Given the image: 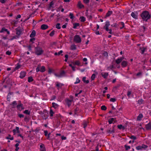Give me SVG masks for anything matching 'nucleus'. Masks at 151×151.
Masks as SVG:
<instances>
[{"instance_id":"nucleus-1","label":"nucleus","mask_w":151,"mask_h":151,"mask_svg":"<svg viewBox=\"0 0 151 151\" xmlns=\"http://www.w3.org/2000/svg\"><path fill=\"white\" fill-rule=\"evenodd\" d=\"M141 16L143 20L147 21L150 18V15L148 11H145L141 14Z\"/></svg>"},{"instance_id":"nucleus-2","label":"nucleus","mask_w":151,"mask_h":151,"mask_svg":"<svg viewBox=\"0 0 151 151\" xmlns=\"http://www.w3.org/2000/svg\"><path fill=\"white\" fill-rule=\"evenodd\" d=\"M44 52L42 49L39 47H37L35 48V53L38 55H42Z\"/></svg>"},{"instance_id":"nucleus-3","label":"nucleus","mask_w":151,"mask_h":151,"mask_svg":"<svg viewBox=\"0 0 151 151\" xmlns=\"http://www.w3.org/2000/svg\"><path fill=\"white\" fill-rule=\"evenodd\" d=\"M70 97L71 99H67L65 100V103L68 107H69L71 105L72 102L73 101V99L72 96H70Z\"/></svg>"},{"instance_id":"nucleus-4","label":"nucleus","mask_w":151,"mask_h":151,"mask_svg":"<svg viewBox=\"0 0 151 151\" xmlns=\"http://www.w3.org/2000/svg\"><path fill=\"white\" fill-rule=\"evenodd\" d=\"M45 70V66H41L38 65L36 69V71L37 72L40 71L41 72H43Z\"/></svg>"},{"instance_id":"nucleus-5","label":"nucleus","mask_w":151,"mask_h":151,"mask_svg":"<svg viewBox=\"0 0 151 151\" xmlns=\"http://www.w3.org/2000/svg\"><path fill=\"white\" fill-rule=\"evenodd\" d=\"M74 40L76 43H79L81 42V39L78 35H76L74 36Z\"/></svg>"},{"instance_id":"nucleus-6","label":"nucleus","mask_w":151,"mask_h":151,"mask_svg":"<svg viewBox=\"0 0 151 151\" xmlns=\"http://www.w3.org/2000/svg\"><path fill=\"white\" fill-rule=\"evenodd\" d=\"M147 147V146L145 145H142L141 146H139L136 147V149L138 150H142L145 149Z\"/></svg>"},{"instance_id":"nucleus-7","label":"nucleus","mask_w":151,"mask_h":151,"mask_svg":"<svg viewBox=\"0 0 151 151\" xmlns=\"http://www.w3.org/2000/svg\"><path fill=\"white\" fill-rule=\"evenodd\" d=\"M110 25L109 22L108 21H107L106 22L105 24L104 27V28L105 29L106 31H108L109 30L108 27Z\"/></svg>"},{"instance_id":"nucleus-8","label":"nucleus","mask_w":151,"mask_h":151,"mask_svg":"<svg viewBox=\"0 0 151 151\" xmlns=\"http://www.w3.org/2000/svg\"><path fill=\"white\" fill-rule=\"evenodd\" d=\"M131 16L134 18L135 19H137L138 13L137 12H132L131 14Z\"/></svg>"},{"instance_id":"nucleus-9","label":"nucleus","mask_w":151,"mask_h":151,"mask_svg":"<svg viewBox=\"0 0 151 151\" xmlns=\"http://www.w3.org/2000/svg\"><path fill=\"white\" fill-rule=\"evenodd\" d=\"M13 132L14 135L16 134H19L20 133L19 131V128L18 127H16L15 129L13 130Z\"/></svg>"},{"instance_id":"nucleus-10","label":"nucleus","mask_w":151,"mask_h":151,"mask_svg":"<svg viewBox=\"0 0 151 151\" xmlns=\"http://www.w3.org/2000/svg\"><path fill=\"white\" fill-rule=\"evenodd\" d=\"M5 32H7L8 35L10 34V32L8 31L7 29H5L4 27H3L1 30L0 31L1 33H4Z\"/></svg>"},{"instance_id":"nucleus-11","label":"nucleus","mask_w":151,"mask_h":151,"mask_svg":"<svg viewBox=\"0 0 151 151\" xmlns=\"http://www.w3.org/2000/svg\"><path fill=\"white\" fill-rule=\"evenodd\" d=\"M65 73L64 71H62L58 74H55V75L58 77H61L65 76Z\"/></svg>"},{"instance_id":"nucleus-12","label":"nucleus","mask_w":151,"mask_h":151,"mask_svg":"<svg viewBox=\"0 0 151 151\" xmlns=\"http://www.w3.org/2000/svg\"><path fill=\"white\" fill-rule=\"evenodd\" d=\"M26 75V73L24 71H21L20 73V77L23 78L25 77Z\"/></svg>"},{"instance_id":"nucleus-13","label":"nucleus","mask_w":151,"mask_h":151,"mask_svg":"<svg viewBox=\"0 0 151 151\" xmlns=\"http://www.w3.org/2000/svg\"><path fill=\"white\" fill-rule=\"evenodd\" d=\"M40 151H46V149L43 144H41L40 146Z\"/></svg>"},{"instance_id":"nucleus-14","label":"nucleus","mask_w":151,"mask_h":151,"mask_svg":"<svg viewBox=\"0 0 151 151\" xmlns=\"http://www.w3.org/2000/svg\"><path fill=\"white\" fill-rule=\"evenodd\" d=\"M101 75L104 78H107L108 76V73L102 72L101 73Z\"/></svg>"},{"instance_id":"nucleus-15","label":"nucleus","mask_w":151,"mask_h":151,"mask_svg":"<svg viewBox=\"0 0 151 151\" xmlns=\"http://www.w3.org/2000/svg\"><path fill=\"white\" fill-rule=\"evenodd\" d=\"M127 63H128L127 61L124 60L121 63L122 67L124 68L126 67L127 66Z\"/></svg>"},{"instance_id":"nucleus-16","label":"nucleus","mask_w":151,"mask_h":151,"mask_svg":"<svg viewBox=\"0 0 151 151\" xmlns=\"http://www.w3.org/2000/svg\"><path fill=\"white\" fill-rule=\"evenodd\" d=\"M48 27V26L45 24H42L41 27V28L42 30H45L47 29Z\"/></svg>"},{"instance_id":"nucleus-17","label":"nucleus","mask_w":151,"mask_h":151,"mask_svg":"<svg viewBox=\"0 0 151 151\" xmlns=\"http://www.w3.org/2000/svg\"><path fill=\"white\" fill-rule=\"evenodd\" d=\"M114 126L113 127V128L112 129H111V128L110 129H109L107 130V132L109 134H111L114 132Z\"/></svg>"},{"instance_id":"nucleus-18","label":"nucleus","mask_w":151,"mask_h":151,"mask_svg":"<svg viewBox=\"0 0 151 151\" xmlns=\"http://www.w3.org/2000/svg\"><path fill=\"white\" fill-rule=\"evenodd\" d=\"M17 108L19 111H21L24 109L22 104L18 105L17 106Z\"/></svg>"},{"instance_id":"nucleus-19","label":"nucleus","mask_w":151,"mask_h":151,"mask_svg":"<svg viewBox=\"0 0 151 151\" xmlns=\"http://www.w3.org/2000/svg\"><path fill=\"white\" fill-rule=\"evenodd\" d=\"M146 127L147 129H151V122L146 125Z\"/></svg>"},{"instance_id":"nucleus-20","label":"nucleus","mask_w":151,"mask_h":151,"mask_svg":"<svg viewBox=\"0 0 151 151\" xmlns=\"http://www.w3.org/2000/svg\"><path fill=\"white\" fill-rule=\"evenodd\" d=\"M52 107L55 109H57L59 106V105L58 104H56L54 102H53L52 103Z\"/></svg>"},{"instance_id":"nucleus-21","label":"nucleus","mask_w":151,"mask_h":151,"mask_svg":"<svg viewBox=\"0 0 151 151\" xmlns=\"http://www.w3.org/2000/svg\"><path fill=\"white\" fill-rule=\"evenodd\" d=\"M81 9L84 7V6L81 3V1H79L77 5Z\"/></svg>"},{"instance_id":"nucleus-22","label":"nucleus","mask_w":151,"mask_h":151,"mask_svg":"<svg viewBox=\"0 0 151 151\" xmlns=\"http://www.w3.org/2000/svg\"><path fill=\"white\" fill-rule=\"evenodd\" d=\"M143 117V116L142 114H139L137 118V121H140L142 118Z\"/></svg>"},{"instance_id":"nucleus-23","label":"nucleus","mask_w":151,"mask_h":151,"mask_svg":"<svg viewBox=\"0 0 151 151\" xmlns=\"http://www.w3.org/2000/svg\"><path fill=\"white\" fill-rule=\"evenodd\" d=\"M36 35V32L35 30H33L32 32L30 35V37H31L33 38Z\"/></svg>"},{"instance_id":"nucleus-24","label":"nucleus","mask_w":151,"mask_h":151,"mask_svg":"<svg viewBox=\"0 0 151 151\" xmlns=\"http://www.w3.org/2000/svg\"><path fill=\"white\" fill-rule=\"evenodd\" d=\"M86 77H83L82 78L83 81L85 83H88L89 82V81L88 80L86 81Z\"/></svg>"},{"instance_id":"nucleus-25","label":"nucleus","mask_w":151,"mask_h":151,"mask_svg":"<svg viewBox=\"0 0 151 151\" xmlns=\"http://www.w3.org/2000/svg\"><path fill=\"white\" fill-rule=\"evenodd\" d=\"M117 127L118 129L122 130H124L125 128V127L122 124L118 125Z\"/></svg>"},{"instance_id":"nucleus-26","label":"nucleus","mask_w":151,"mask_h":151,"mask_svg":"<svg viewBox=\"0 0 151 151\" xmlns=\"http://www.w3.org/2000/svg\"><path fill=\"white\" fill-rule=\"evenodd\" d=\"M140 49L141 50V53L142 54H143L145 51V50H146V48L144 47L142 48L140 47Z\"/></svg>"},{"instance_id":"nucleus-27","label":"nucleus","mask_w":151,"mask_h":151,"mask_svg":"<svg viewBox=\"0 0 151 151\" xmlns=\"http://www.w3.org/2000/svg\"><path fill=\"white\" fill-rule=\"evenodd\" d=\"M16 33L17 36H19L21 33V31L19 30L18 28H17L16 29Z\"/></svg>"},{"instance_id":"nucleus-28","label":"nucleus","mask_w":151,"mask_h":151,"mask_svg":"<svg viewBox=\"0 0 151 151\" xmlns=\"http://www.w3.org/2000/svg\"><path fill=\"white\" fill-rule=\"evenodd\" d=\"M112 13V11H109L108 12L106 13V17H109L110 16L111 14Z\"/></svg>"},{"instance_id":"nucleus-29","label":"nucleus","mask_w":151,"mask_h":151,"mask_svg":"<svg viewBox=\"0 0 151 151\" xmlns=\"http://www.w3.org/2000/svg\"><path fill=\"white\" fill-rule=\"evenodd\" d=\"M63 85L62 84L59 83L58 82L56 83V86L58 87V88H60Z\"/></svg>"},{"instance_id":"nucleus-30","label":"nucleus","mask_w":151,"mask_h":151,"mask_svg":"<svg viewBox=\"0 0 151 151\" xmlns=\"http://www.w3.org/2000/svg\"><path fill=\"white\" fill-rule=\"evenodd\" d=\"M80 20L82 22H84L86 21V18L83 17H81L80 18Z\"/></svg>"},{"instance_id":"nucleus-31","label":"nucleus","mask_w":151,"mask_h":151,"mask_svg":"<svg viewBox=\"0 0 151 151\" xmlns=\"http://www.w3.org/2000/svg\"><path fill=\"white\" fill-rule=\"evenodd\" d=\"M88 124V122L87 121H84L83 122V127L84 128H85L87 125Z\"/></svg>"},{"instance_id":"nucleus-32","label":"nucleus","mask_w":151,"mask_h":151,"mask_svg":"<svg viewBox=\"0 0 151 151\" xmlns=\"http://www.w3.org/2000/svg\"><path fill=\"white\" fill-rule=\"evenodd\" d=\"M114 119L113 118H111L109 119L108 122L109 124H111L113 123V122L114 121Z\"/></svg>"},{"instance_id":"nucleus-33","label":"nucleus","mask_w":151,"mask_h":151,"mask_svg":"<svg viewBox=\"0 0 151 151\" xmlns=\"http://www.w3.org/2000/svg\"><path fill=\"white\" fill-rule=\"evenodd\" d=\"M19 38V36L17 35L14 36L12 37V38L10 39L11 40H12L15 39H17Z\"/></svg>"},{"instance_id":"nucleus-34","label":"nucleus","mask_w":151,"mask_h":151,"mask_svg":"<svg viewBox=\"0 0 151 151\" xmlns=\"http://www.w3.org/2000/svg\"><path fill=\"white\" fill-rule=\"evenodd\" d=\"M76 49V46L74 45H72L71 46L70 49L72 50H75Z\"/></svg>"},{"instance_id":"nucleus-35","label":"nucleus","mask_w":151,"mask_h":151,"mask_svg":"<svg viewBox=\"0 0 151 151\" xmlns=\"http://www.w3.org/2000/svg\"><path fill=\"white\" fill-rule=\"evenodd\" d=\"M7 139H9L11 140H13L14 139L13 137L11 136L10 134H9L8 136L6 137Z\"/></svg>"},{"instance_id":"nucleus-36","label":"nucleus","mask_w":151,"mask_h":151,"mask_svg":"<svg viewBox=\"0 0 151 151\" xmlns=\"http://www.w3.org/2000/svg\"><path fill=\"white\" fill-rule=\"evenodd\" d=\"M21 67V65H20V64H19L18 63L17 64V66H16L15 68H14V70H18V69L19 68Z\"/></svg>"},{"instance_id":"nucleus-37","label":"nucleus","mask_w":151,"mask_h":151,"mask_svg":"<svg viewBox=\"0 0 151 151\" xmlns=\"http://www.w3.org/2000/svg\"><path fill=\"white\" fill-rule=\"evenodd\" d=\"M79 25V24L78 23H75L73 24V28L74 29L76 28V27Z\"/></svg>"},{"instance_id":"nucleus-38","label":"nucleus","mask_w":151,"mask_h":151,"mask_svg":"<svg viewBox=\"0 0 151 151\" xmlns=\"http://www.w3.org/2000/svg\"><path fill=\"white\" fill-rule=\"evenodd\" d=\"M24 113L27 114H29L30 111L28 110H25L24 112Z\"/></svg>"},{"instance_id":"nucleus-39","label":"nucleus","mask_w":151,"mask_h":151,"mask_svg":"<svg viewBox=\"0 0 151 151\" xmlns=\"http://www.w3.org/2000/svg\"><path fill=\"white\" fill-rule=\"evenodd\" d=\"M33 78L32 77H29L28 78V82H30L33 81Z\"/></svg>"},{"instance_id":"nucleus-40","label":"nucleus","mask_w":151,"mask_h":151,"mask_svg":"<svg viewBox=\"0 0 151 151\" xmlns=\"http://www.w3.org/2000/svg\"><path fill=\"white\" fill-rule=\"evenodd\" d=\"M121 61H122L119 58L117 59L116 60V63L117 64H119L121 62Z\"/></svg>"},{"instance_id":"nucleus-41","label":"nucleus","mask_w":151,"mask_h":151,"mask_svg":"<svg viewBox=\"0 0 151 151\" xmlns=\"http://www.w3.org/2000/svg\"><path fill=\"white\" fill-rule=\"evenodd\" d=\"M60 23H58L56 25V28L58 29H60L61 28L60 27Z\"/></svg>"},{"instance_id":"nucleus-42","label":"nucleus","mask_w":151,"mask_h":151,"mask_svg":"<svg viewBox=\"0 0 151 151\" xmlns=\"http://www.w3.org/2000/svg\"><path fill=\"white\" fill-rule=\"evenodd\" d=\"M132 93V91L131 90H128L127 92V96L129 97Z\"/></svg>"},{"instance_id":"nucleus-43","label":"nucleus","mask_w":151,"mask_h":151,"mask_svg":"<svg viewBox=\"0 0 151 151\" xmlns=\"http://www.w3.org/2000/svg\"><path fill=\"white\" fill-rule=\"evenodd\" d=\"M75 62V65L79 66L80 65V63L79 61H76Z\"/></svg>"},{"instance_id":"nucleus-44","label":"nucleus","mask_w":151,"mask_h":151,"mask_svg":"<svg viewBox=\"0 0 151 151\" xmlns=\"http://www.w3.org/2000/svg\"><path fill=\"white\" fill-rule=\"evenodd\" d=\"M54 112H53L52 109H51L50 111V114L51 116H52Z\"/></svg>"},{"instance_id":"nucleus-45","label":"nucleus","mask_w":151,"mask_h":151,"mask_svg":"<svg viewBox=\"0 0 151 151\" xmlns=\"http://www.w3.org/2000/svg\"><path fill=\"white\" fill-rule=\"evenodd\" d=\"M80 80L79 79V78H76V81L74 83L75 84H76L77 83H80Z\"/></svg>"},{"instance_id":"nucleus-46","label":"nucleus","mask_w":151,"mask_h":151,"mask_svg":"<svg viewBox=\"0 0 151 151\" xmlns=\"http://www.w3.org/2000/svg\"><path fill=\"white\" fill-rule=\"evenodd\" d=\"M124 147L125 148L126 150H129L130 148V147L129 146H127L126 145H125Z\"/></svg>"},{"instance_id":"nucleus-47","label":"nucleus","mask_w":151,"mask_h":151,"mask_svg":"<svg viewBox=\"0 0 151 151\" xmlns=\"http://www.w3.org/2000/svg\"><path fill=\"white\" fill-rule=\"evenodd\" d=\"M55 31L53 30L50 34V35L51 37L53 36L55 34Z\"/></svg>"},{"instance_id":"nucleus-48","label":"nucleus","mask_w":151,"mask_h":151,"mask_svg":"<svg viewBox=\"0 0 151 151\" xmlns=\"http://www.w3.org/2000/svg\"><path fill=\"white\" fill-rule=\"evenodd\" d=\"M95 78V75L94 74H93L92 75L91 78L92 81Z\"/></svg>"},{"instance_id":"nucleus-49","label":"nucleus","mask_w":151,"mask_h":151,"mask_svg":"<svg viewBox=\"0 0 151 151\" xmlns=\"http://www.w3.org/2000/svg\"><path fill=\"white\" fill-rule=\"evenodd\" d=\"M35 38H32L30 39V41L31 42V44H32L34 43V42L35 41Z\"/></svg>"},{"instance_id":"nucleus-50","label":"nucleus","mask_w":151,"mask_h":151,"mask_svg":"<svg viewBox=\"0 0 151 151\" xmlns=\"http://www.w3.org/2000/svg\"><path fill=\"white\" fill-rule=\"evenodd\" d=\"M103 55L104 56L107 57L108 56V53L106 52H104L103 53Z\"/></svg>"},{"instance_id":"nucleus-51","label":"nucleus","mask_w":151,"mask_h":151,"mask_svg":"<svg viewBox=\"0 0 151 151\" xmlns=\"http://www.w3.org/2000/svg\"><path fill=\"white\" fill-rule=\"evenodd\" d=\"M17 104L16 101H14L12 102V105H13V107H14L17 105Z\"/></svg>"},{"instance_id":"nucleus-52","label":"nucleus","mask_w":151,"mask_h":151,"mask_svg":"<svg viewBox=\"0 0 151 151\" xmlns=\"http://www.w3.org/2000/svg\"><path fill=\"white\" fill-rule=\"evenodd\" d=\"M101 109L103 110H105L106 109V107L105 106H101Z\"/></svg>"},{"instance_id":"nucleus-53","label":"nucleus","mask_w":151,"mask_h":151,"mask_svg":"<svg viewBox=\"0 0 151 151\" xmlns=\"http://www.w3.org/2000/svg\"><path fill=\"white\" fill-rule=\"evenodd\" d=\"M69 16L70 17V18L71 19H73L74 17L73 14L72 13H70Z\"/></svg>"},{"instance_id":"nucleus-54","label":"nucleus","mask_w":151,"mask_h":151,"mask_svg":"<svg viewBox=\"0 0 151 151\" xmlns=\"http://www.w3.org/2000/svg\"><path fill=\"white\" fill-rule=\"evenodd\" d=\"M129 137L130 139H133L134 140H135L136 139V137L134 136H131Z\"/></svg>"},{"instance_id":"nucleus-55","label":"nucleus","mask_w":151,"mask_h":151,"mask_svg":"<svg viewBox=\"0 0 151 151\" xmlns=\"http://www.w3.org/2000/svg\"><path fill=\"white\" fill-rule=\"evenodd\" d=\"M120 24L122 26V27H120V29H122L124 27V22H121Z\"/></svg>"},{"instance_id":"nucleus-56","label":"nucleus","mask_w":151,"mask_h":151,"mask_svg":"<svg viewBox=\"0 0 151 151\" xmlns=\"http://www.w3.org/2000/svg\"><path fill=\"white\" fill-rule=\"evenodd\" d=\"M110 101L114 102L116 101V99L114 98H111Z\"/></svg>"},{"instance_id":"nucleus-57","label":"nucleus","mask_w":151,"mask_h":151,"mask_svg":"<svg viewBox=\"0 0 151 151\" xmlns=\"http://www.w3.org/2000/svg\"><path fill=\"white\" fill-rule=\"evenodd\" d=\"M11 53H12L11 52L9 51H7L6 52V54L9 55H10L11 54Z\"/></svg>"},{"instance_id":"nucleus-58","label":"nucleus","mask_w":151,"mask_h":151,"mask_svg":"<svg viewBox=\"0 0 151 151\" xmlns=\"http://www.w3.org/2000/svg\"><path fill=\"white\" fill-rule=\"evenodd\" d=\"M54 4V3L53 1H51L49 4V7L51 8Z\"/></svg>"},{"instance_id":"nucleus-59","label":"nucleus","mask_w":151,"mask_h":151,"mask_svg":"<svg viewBox=\"0 0 151 151\" xmlns=\"http://www.w3.org/2000/svg\"><path fill=\"white\" fill-rule=\"evenodd\" d=\"M83 1L85 3L87 4L89 2V0H83Z\"/></svg>"},{"instance_id":"nucleus-60","label":"nucleus","mask_w":151,"mask_h":151,"mask_svg":"<svg viewBox=\"0 0 151 151\" xmlns=\"http://www.w3.org/2000/svg\"><path fill=\"white\" fill-rule=\"evenodd\" d=\"M18 116L20 118L23 117H24V116L22 114H19L18 115Z\"/></svg>"},{"instance_id":"nucleus-61","label":"nucleus","mask_w":151,"mask_h":151,"mask_svg":"<svg viewBox=\"0 0 151 151\" xmlns=\"http://www.w3.org/2000/svg\"><path fill=\"white\" fill-rule=\"evenodd\" d=\"M7 0H0V2L2 3H4Z\"/></svg>"},{"instance_id":"nucleus-62","label":"nucleus","mask_w":151,"mask_h":151,"mask_svg":"<svg viewBox=\"0 0 151 151\" xmlns=\"http://www.w3.org/2000/svg\"><path fill=\"white\" fill-rule=\"evenodd\" d=\"M28 48L29 50L30 51L31 50V45H29L28 46Z\"/></svg>"},{"instance_id":"nucleus-63","label":"nucleus","mask_w":151,"mask_h":151,"mask_svg":"<svg viewBox=\"0 0 151 151\" xmlns=\"http://www.w3.org/2000/svg\"><path fill=\"white\" fill-rule=\"evenodd\" d=\"M17 136L18 137H19V136L21 138H22V139H24L23 137V136H22V135L20 134H19H19H18V135H17Z\"/></svg>"},{"instance_id":"nucleus-64","label":"nucleus","mask_w":151,"mask_h":151,"mask_svg":"<svg viewBox=\"0 0 151 151\" xmlns=\"http://www.w3.org/2000/svg\"><path fill=\"white\" fill-rule=\"evenodd\" d=\"M96 34L97 35H99L100 34L99 31L98 30H96L95 32Z\"/></svg>"}]
</instances>
